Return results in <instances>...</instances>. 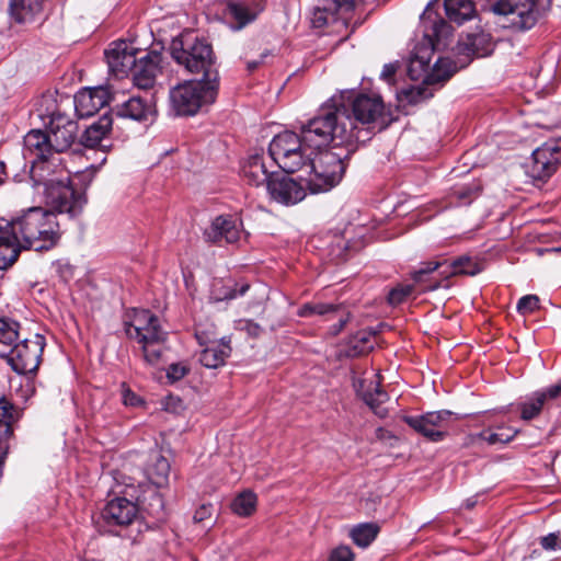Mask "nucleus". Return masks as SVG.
Masks as SVG:
<instances>
[{"mask_svg": "<svg viewBox=\"0 0 561 561\" xmlns=\"http://www.w3.org/2000/svg\"><path fill=\"white\" fill-rule=\"evenodd\" d=\"M242 175L243 179L253 186H260L262 184H267L270 178L273 174H270L266 170L265 163L263 161V157L255 154L250 157L247 162L242 167Z\"/></svg>", "mask_w": 561, "mask_h": 561, "instance_id": "obj_28", "label": "nucleus"}, {"mask_svg": "<svg viewBox=\"0 0 561 561\" xmlns=\"http://www.w3.org/2000/svg\"><path fill=\"white\" fill-rule=\"evenodd\" d=\"M110 99L111 95L107 88L83 89L75 96V108L80 118L90 117L107 105Z\"/></svg>", "mask_w": 561, "mask_h": 561, "instance_id": "obj_16", "label": "nucleus"}, {"mask_svg": "<svg viewBox=\"0 0 561 561\" xmlns=\"http://www.w3.org/2000/svg\"><path fill=\"white\" fill-rule=\"evenodd\" d=\"M494 45L491 35L484 32L470 33L457 46V51L467 58L484 57L493 51Z\"/></svg>", "mask_w": 561, "mask_h": 561, "instance_id": "obj_21", "label": "nucleus"}, {"mask_svg": "<svg viewBox=\"0 0 561 561\" xmlns=\"http://www.w3.org/2000/svg\"><path fill=\"white\" fill-rule=\"evenodd\" d=\"M165 341L167 335H163L156 339L154 341H147L140 344L146 363L156 366L163 360V355L167 351Z\"/></svg>", "mask_w": 561, "mask_h": 561, "instance_id": "obj_37", "label": "nucleus"}, {"mask_svg": "<svg viewBox=\"0 0 561 561\" xmlns=\"http://www.w3.org/2000/svg\"><path fill=\"white\" fill-rule=\"evenodd\" d=\"M187 374L185 366L181 364H171L168 369V377L172 380H180Z\"/></svg>", "mask_w": 561, "mask_h": 561, "instance_id": "obj_52", "label": "nucleus"}, {"mask_svg": "<svg viewBox=\"0 0 561 561\" xmlns=\"http://www.w3.org/2000/svg\"><path fill=\"white\" fill-rule=\"evenodd\" d=\"M123 401L126 405H138L140 403V399L131 392L129 389L123 390Z\"/></svg>", "mask_w": 561, "mask_h": 561, "instance_id": "obj_55", "label": "nucleus"}, {"mask_svg": "<svg viewBox=\"0 0 561 561\" xmlns=\"http://www.w3.org/2000/svg\"><path fill=\"white\" fill-rule=\"evenodd\" d=\"M360 3L362 0H328V10L332 21H337L346 27L353 11Z\"/></svg>", "mask_w": 561, "mask_h": 561, "instance_id": "obj_34", "label": "nucleus"}, {"mask_svg": "<svg viewBox=\"0 0 561 561\" xmlns=\"http://www.w3.org/2000/svg\"><path fill=\"white\" fill-rule=\"evenodd\" d=\"M444 7L449 21L457 24L471 20L476 13L471 0H445Z\"/></svg>", "mask_w": 561, "mask_h": 561, "instance_id": "obj_32", "label": "nucleus"}, {"mask_svg": "<svg viewBox=\"0 0 561 561\" xmlns=\"http://www.w3.org/2000/svg\"><path fill=\"white\" fill-rule=\"evenodd\" d=\"M221 289L222 290H219L215 287L213 290V294H211L213 298L217 301L229 300V299L236 298L237 296L244 295L247 293V290L249 289V285L248 284L242 285L239 290H237L236 288H231V287H222Z\"/></svg>", "mask_w": 561, "mask_h": 561, "instance_id": "obj_44", "label": "nucleus"}, {"mask_svg": "<svg viewBox=\"0 0 561 561\" xmlns=\"http://www.w3.org/2000/svg\"><path fill=\"white\" fill-rule=\"evenodd\" d=\"M407 99L411 103H415L419 100L423 99V89L416 88V89H410L405 92Z\"/></svg>", "mask_w": 561, "mask_h": 561, "instance_id": "obj_56", "label": "nucleus"}, {"mask_svg": "<svg viewBox=\"0 0 561 561\" xmlns=\"http://www.w3.org/2000/svg\"><path fill=\"white\" fill-rule=\"evenodd\" d=\"M220 83L205 80H188L170 91V102L176 115L192 116L213 104L218 95Z\"/></svg>", "mask_w": 561, "mask_h": 561, "instance_id": "obj_8", "label": "nucleus"}, {"mask_svg": "<svg viewBox=\"0 0 561 561\" xmlns=\"http://www.w3.org/2000/svg\"><path fill=\"white\" fill-rule=\"evenodd\" d=\"M561 164V146L556 141L545 142L537 148L526 165L527 174L538 181L549 179Z\"/></svg>", "mask_w": 561, "mask_h": 561, "instance_id": "obj_12", "label": "nucleus"}, {"mask_svg": "<svg viewBox=\"0 0 561 561\" xmlns=\"http://www.w3.org/2000/svg\"><path fill=\"white\" fill-rule=\"evenodd\" d=\"M414 290V285H400L390 290L388 301L392 306L401 304Z\"/></svg>", "mask_w": 561, "mask_h": 561, "instance_id": "obj_46", "label": "nucleus"}, {"mask_svg": "<svg viewBox=\"0 0 561 561\" xmlns=\"http://www.w3.org/2000/svg\"><path fill=\"white\" fill-rule=\"evenodd\" d=\"M5 176H7L5 165L3 162H0V184H2L4 182Z\"/></svg>", "mask_w": 561, "mask_h": 561, "instance_id": "obj_58", "label": "nucleus"}, {"mask_svg": "<svg viewBox=\"0 0 561 561\" xmlns=\"http://www.w3.org/2000/svg\"><path fill=\"white\" fill-rule=\"evenodd\" d=\"M322 107H329L336 112L342 110L352 119L354 137L343 145L363 140L359 135L362 130L358 129L357 124L369 125L375 123L385 112V104L379 95L357 94L355 96L352 91H344L332 96Z\"/></svg>", "mask_w": 561, "mask_h": 561, "instance_id": "obj_6", "label": "nucleus"}, {"mask_svg": "<svg viewBox=\"0 0 561 561\" xmlns=\"http://www.w3.org/2000/svg\"><path fill=\"white\" fill-rule=\"evenodd\" d=\"M265 55H262L261 58H263ZM262 62V59L260 60H253L248 62V70L253 71L255 70Z\"/></svg>", "mask_w": 561, "mask_h": 561, "instance_id": "obj_57", "label": "nucleus"}, {"mask_svg": "<svg viewBox=\"0 0 561 561\" xmlns=\"http://www.w3.org/2000/svg\"><path fill=\"white\" fill-rule=\"evenodd\" d=\"M24 150L41 160L33 164L31 176L35 185H44L46 201L60 214L65 213L70 217L78 216L87 203L85 197L64 180H45L42 174L37 173L45 170V161L53 152L49 135L39 129L28 131L24 137Z\"/></svg>", "mask_w": 561, "mask_h": 561, "instance_id": "obj_3", "label": "nucleus"}, {"mask_svg": "<svg viewBox=\"0 0 561 561\" xmlns=\"http://www.w3.org/2000/svg\"><path fill=\"white\" fill-rule=\"evenodd\" d=\"M378 533L379 526L377 524L366 523L354 527L351 537L357 546L366 548L375 540Z\"/></svg>", "mask_w": 561, "mask_h": 561, "instance_id": "obj_38", "label": "nucleus"}, {"mask_svg": "<svg viewBox=\"0 0 561 561\" xmlns=\"http://www.w3.org/2000/svg\"><path fill=\"white\" fill-rule=\"evenodd\" d=\"M196 337L198 339L199 341V344L203 345L204 344V341L202 340L201 335L198 333H196Z\"/></svg>", "mask_w": 561, "mask_h": 561, "instance_id": "obj_60", "label": "nucleus"}, {"mask_svg": "<svg viewBox=\"0 0 561 561\" xmlns=\"http://www.w3.org/2000/svg\"><path fill=\"white\" fill-rule=\"evenodd\" d=\"M480 186L478 184H469L454 190V195L461 204H470L472 198L478 196Z\"/></svg>", "mask_w": 561, "mask_h": 561, "instance_id": "obj_45", "label": "nucleus"}, {"mask_svg": "<svg viewBox=\"0 0 561 561\" xmlns=\"http://www.w3.org/2000/svg\"><path fill=\"white\" fill-rule=\"evenodd\" d=\"M172 58L187 72L202 75L201 80L220 83L216 56L209 43L202 38L174 39L171 45Z\"/></svg>", "mask_w": 561, "mask_h": 561, "instance_id": "obj_5", "label": "nucleus"}, {"mask_svg": "<svg viewBox=\"0 0 561 561\" xmlns=\"http://www.w3.org/2000/svg\"><path fill=\"white\" fill-rule=\"evenodd\" d=\"M516 434V430L501 426L497 428V432L490 433L489 435H486V433H482L480 436L483 439H485L490 445H494L497 443H508L515 437Z\"/></svg>", "mask_w": 561, "mask_h": 561, "instance_id": "obj_42", "label": "nucleus"}, {"mask_svg": "<svg viewBox=\"0 0 561 561\" xmlns=\"http://www.w3.org/2000/svg\"><path fill=\"white\" fill-rule=\"evenodd\" d=\"M473 506V503L472 502H467V507L468 508H471Z\"/></svg>", "mask_w": 561, "mask_h": 561, "instance_id": "obj_62", "label": "nucleus"}, {"mask_svg": "<svg viewBox=\"0 0 561 561\" xmlns=\"http://www.w3.org/2000/svg\"><path fill=\"white\" fill-rule=\"evenodd\" d=\"M337 21H332L330 10H328V2L323 8H317L312 16V25L314 27H323L329 24H335Z\"/></svg>", "mask_w": 561, "mask_h": 561, "instance_id": "obj_47", "label": "nucleus"}, {"mask_svg": "<svg viewBox=\"0 0 561 561\" xmlns=\"http://www.w3.org/2000/svg\"><path fill=\"white\" fill-rule=\"evenodd\" d=\"M138 54H142V51L135 47L133 43L125 41L112 43L111 47L105 50L110 71L118 78L128 76L136 65Z\"/></svg>", "mask_w": 561, "mask_h": 561, "instance_id": "obj_14", "label": "nucleus"}, {"mask_svg": "<svg viewBox=\"0 0 561 561\" xmlns=\"http://www.w3.org/2000/svg\"><path fill=\"white\" fill-rule=\"evenodd\" d=\"M231 353L230 340L225 337L220 342H210L201 353L199 362L207 368L222 366Z\"/></svg>", "mask_w": 561, "mask_h": 561, "instance_id": "obj_26", "label": "nucleus"}, {"mask_svg": "<svg viewBox=\"0 0 561 561\" xmlns=\"http://www.w3.org/2000/svg\"><path fill=\"white\" fill-rule=\"evenodd\" d=\"M561 394V385H553L534 393V397L520 404V417L525 421L535 419L541 412L543 405Z\"/></svg>", "mask_w": 561, "mask_h": 561, "instance_id": "obj_24", "label": "nucleus"}, {"mask_svg": "<svg viewBox=\"0 0 561 561\" xmlns=\"http://www.w3.org/2000/svg\"><path fill=\"white\" fill-rule=\"evenodd\" d=\"M20 416L19 409L7 398H0V424L12 426Z\"/></svg>", "mask_w": 561, "mask_h": 561, "instance_id": "obj_41", "label": "nucleus"}, {"mask_svg": "<svg viewBox=\"0 0 561 561\" xmlns=\"http://www.w3.org/2000/svg\"><path fill=\"white\" fill-rule=\"evenodd\" d=\"M263 10L264 7L254 1H230L227 4V15L236 23V30H241L253 22Z\"/></svg>", "mask_w": 561, "mask_h": 561, "instance_id": "obj_23", "label": "nucleus"}, {"mask_svg": "<svg viewBox=\"0 0 561 561\" xmlns=\"http://www.w3.org/2000/svg\"><path fill=\"white\" fill-rule=\"evenodd\" d=\"M101 515L108 525L128 526L137 517L138 507L125 497H115L105 505Z\"/></svg>", "mask_w": 561, "mask_h": 561, "instance_id": "obj_17", "label": "nucleus"}, {"mask_svg": "<svg viewBox=\"0 0 561 561\" xmlns=\"http://www.w3.org/2000/svg\"><path fill=\"white\" fill-rule=\"evenodd\" d=\"M423 44L416 47L408 64V76L413 81L438 84L447 81L457 70L458 65L449 58H438L430 67L434 50H440L449 45L453 33L451 26L433 12H424L421 16Z\"/></svg>", "mask_w": 561, "mask_h": 561, "instance_id": "obj_2", "label": "nucleus"}, {"mask_svg": "<svg viewBox=\"0 0 561 561\" xmlns=\"http://www.w3.org/2000/svg\"><path fill=\"white\" fill-rule=\"evenodd\" d=\"M551 3L552 0H497L492 10L505 19V26L525 31L537 23Z\"/></svg>", "mask_w": 561, "mask_h": 561, "instance_id": "obj_9", "label": "nucleus"}, {"mask_svg": "<svg viewBox=\"0 0 561 561\" xmlns=\"http://www.w3.org/2000/svg\"><path fill=\"white\" fill-rule=\"evenodd\" d=\"M454 413L448 410L427 412L421 416H407L404 421L431 442H440L447 435Z\"/></svg>", "mask_w": 561, "mask_h": 561, "instance_id": "obj_13", "label": "nucleus"}, {"mask_svg": "<svg viewBox=\"0 0 561 561\" xmlns=\"http://www.w3.org/2000/svg\"><path fill=\"white\" fill-rule=\"evenodd\" d=\"M22 250L25 249L13 237L12 230L0 233V270L10 267L18 260Z\"/></svg>", "mask_w": 561, "mask_h": 561, "instance_id": "obj_30", "label": "nucleus"}, {"mask_svg": "<svg viewBox=\"0 0 561 561\" xmlns=\"http://www.w3.org/2000/svg\"><path fill=\"white\" fill-rule=\"evenodd\" d=\"M440 264L444 265L439 271V275L445 279L458 275L474 276L481 272L480 265L467 255L460 256L449 263L447 261L440 262Z\"/></svg>", "mask_w": 561, "mask_h": 561, "instance_id": "obj_29", "label": "nucleus"}, {"mask_svg": "<svg viewBox=\"0 0 561 561\" xmlns=\"http://www.w3.org/2000/svg\"><path fill=\"white\" fill-rule=\"evenodd\" d=\"M214 507L211 504H203L195 511L193 519L196 524L211 522Z\"/></svg>", "mask_w": 561, "mask_h": 561, "instance_id": "obj_49", "label": "nucleus"}, {"mask_svg": "<svg viewBox=\"0 0 561 561\" xmlns=\"http://www.w3.org/2000/svg\"><path fill=\"white\" fill-rule=\"evenodd\" d=\"M43 12V0H10L9 13L16 23L33 22Z\"/></svg>", "mask_w": 561, "mask_h": 561, "instance_id": "obj_27", "label": "nucleus"}, {"mask_svg": "<svg viewBox=\"0 0 561 561\" xmlns=\"http://www.w3.org/2000/svg\"><path fill=\"white\" fill-rule=\"evenodd\" d=\"M550 251L559 252V251H561V248H553V249H551Z\"/></svg>", "mask_w": 561, "mask_h": 561, "instance_id": "obj_61", "label": "nucleus"}, {"mask_svg": "<svg viewBox=\"0 0 561 561\" xmlns=\"http://www.w3.org/2000/svg\"><path fill=\"white\" fill-rule=\"evenodd\" d=\"M539 308V298L536 295H527L519 299L517 310L522 314L534 312Z\"/></svg>", "mask_w": 561, "mask_h": 561, "instance_id": "obj_48", "label": "nucleus"}, {"mask_svg": "<svg viewBox=\"0 0 561 561\" xmlns=\"http://www.w3.org/2000/svg\"><path fill=\"white\" fill-rule=\"evenodd\" d=\"M363 400L374 410V412L380 416L385 417L387 415V410L381 405L388 400V394L382 389L379 388L378 383L374 387L373 391H362Z\"/></svg>", "mask_w": 561, "mask_h": 561, "instance_id": "obj_39", "label": "nucleus"}, {"mask_svg": "<svg viewBox=\"0 0 561 561\" xmlns=\"http://www.w3.org/2000/svg\"><path fill=\"white\" fill-rule=\"evenodd\" d=\"M50 147L54 152H62L70 148L77 135V124L61 116L54 117L49 128Z\"/></svg>", "mask_w": 561, "mask_h": 561, "instance_id": "obj_19", "label": "nucleus"}, {"mask_svg": "<svg viewBox=\"0 0 561 561\" xmlns=\"http://www.w3.org/2000/svg\"><path fill=\"white\" fill-rule=\"evenodd\" d=\"M43 207H31L21 216L10 222L13 237L21 242L25 250L48 251L53 249L60 239V228L55 209Z\"/></svg>", "mask_w": 561, "mask_h": 561, "instance_id": "obj_4", "label": "nucleus"}, {"mask_svg": "<svg viewBox=\"0 0 561 561\" xmlns=\"http://www.w3.org/2000/svg\"><path fill=\"white\" fill-rule=\"evenodd\" d=\"M374 334L360 331L358 332L353 340L351 341L352 347L355 354H364L373 350L374 345L371 343V339Z\"/></svg>", "mask_w": 561, "mask_h": 561, "instance_id": "obj_43", "label": "nucleus"}, {"mask_svg": "<svg viewBox=\"0 0 561 561\" xmlns=\"http://www.w3.org/2000/svg\"><path fill=\"white\" fill-rule=\"evenodd\" d=\"M240 324H242L241 329L245 330L249 335L256 337L261 334L262 328L260 324L254 323L251 320L241 321Z\"/></svg>", "mask_w": 561, "mask_h": 561, "instance_id": "obj_53", "label": "nucleus"}, {"mask_svg": "<svg viewBox=\"0 0 561 561\" xmlns=\"http://www.w3.org/2000/svg\"><path fill=\"white\" fill-rule=\"evenodd\" d=\"M148 478L158 488H162L168 484L170 474V463L162 455H154L151 463L147 469Z\"/></svg>", "mask_w": 561, "mask_h": 561, "instance_id": "obj_35", "label": "nucleus"}, {"mask_svg": "<svg viewBox=\"0 0 561 561\" xmlns=\"http://www.w3.org/2000/svg\"><path fill=\"white\" fill-rule=\"evenodd\" d=\"M20 324L5 317H0V355L4 356L5 352L18 342Z\"/></svg>", "mask_w": 561, "mask_h": 561, "instance_id": "obj_36", "label": "nucleus"}, {"mask_svg": "<svg viewBox=\"0 0 561 561\" xmlns=\"http://www.w3.org/2000/svg\"><path fill=\"white\" fill-rule=\"evenodd\" d=\"M308 187L301 180L282 174L272 175L267 183V192L272 199L284 205H294L306 197Z\"/></svg>", "mask_w": 561, "mask_h": 561, "instance_id": "obj_15", "label": "nucleus"}, {"mask_svg": "<svg viewBox=\"0 0 561 561\" xmlns=\"http://www.w3.org/2000/svg\"><path fill=\"white\" fill-rule=\"evenodd\" d=\"M116 115L123 118L145 122L156 115V107L152 98L146 100L140 96H131L122 105L117 106Z\"/></svg>", "mask_w": 561, "mask_h": 561, "instance_id": "obj_22", "label": "nucleus"}, {"mask_svg": "<svg viewBox=\"0 0 561 561\" xmlns=\"http://www.w3.org/2000/svg\"><path fill=\"white\" fill-rule=\"evenodd\" d=\"M113 119L110 115L104 114L98 122L88 127L82 135L81 142L89 148H94L101 145L102 139L110 131Z\"/></svg>", "mask_w": 561, "mask_h": 561, "instance_id": "obj_31", "label": "nucleus"}, {"mask_svg": "<svg viewBox=\"0 0 561 561\" xmlns=\"http://www.w3.org/2000/svg\"><path fill=\"white\" fill-rule=\"evenodd\" d=\"M9 226V222L2 218H0V233L8 232L7 230H3L4 227Z\"/></svg>", "mask_w": 561, "mask_h": 561, "instance_id": "obj_59", "label": "nucleus"}, {"mask_svg": "<svg viewBox=\"0 0 561 561\" xmlns=\"http://www.w3.org/2000/svg\"><path fill=\"white\" fill-rule=\"evenodd\" d=\"M396 72H397V65L396 64H387L383 66V69L381 71V79H383L387 82H392Z\"/></svg>", "mask_w": 561, "mask_h": 561, "instance_id": "obj_54", "label": "nucleus"}, {"mask_svg": "<svg viewBox=\"0 0 561 561\" xmlns=\"http://www.w3.org/2000/svg\"><path fill=\"white\" fill-rule=\"evenodd\" d=\"M540 545L545 550L561 549V539L554 533H551L540 539Z\"/></svg>", "mask_w": 561, "mask_h": 561, "instance_id": "obj_50", "label": "nucleus"}, {"mask_svg": "<svg viewBox=\"0 0 561 561\" xmlns=\"http://www.w3.org/2000/svg\"><path fill=\"white\" fill-rule=\"evenodd\" d=\"M231 508L239 516H250L256 508V495L251 491L240 493L233 500Z\"/></svg>", "mask_w": 561, "mask_h": 561, "instance_id": "obj_40", "label": "nucleus"}, {"mask_svg": "<svg viewBox=\"0 0 561 561\" xmlns=\"http://www.w3.org/2000/svg\"><path fill=\"white\" fill-rule=\"evenodd\" d=\"M240 231L234 219L230 216L216 217L209 227L204 230L205 241L208 243H220L225 240L227 243L238 241Z\"/></svg>", "mask_w": 561, "mask_h": 561, "instance_id": "obj_20", "label": "nucleus"}, {"mask_svg": "<svg viewBox=\"0 0 561 561\" xmlns=\"http://www.w3.org/2000/svg\"><path fill=\"white\" fill-rule=\"evenodd\" d=\"M354 554L350 547L342 546L336 548L330 557V561H353Z\"/></svg>", "mask_w": 561, "mask_h": 561, "instance_id": "obj_51", "label": "nucleus"}, {"mask_svg": "<svg viewBox=\"0 0 561 561\" xmlns=\"http://www.w3.org/2000/svg\"><path fill=\"white\" fill-rule=\"evenodd\" d=\"M444 264L440 262H426L422 264V267L415 271L412 274V279L414 282V286L417 285L421 287V291H432L442 286L439 280H431L428 276L435 272L440 271Z\"/></svg>", "mask_w": 561, "mask_h": 561, "instance_id": "obj_33", "label": "nucleus"}, {"mask_svg": "<svg viewBox=\"0 0 561 561\" xmlns=\"http://www.w3.org/2000/svg\"><path fill=\"white\" fill-rule=\"evenodd\" d=\"M45 347V339L39 334H35L33 339H25L20 343H14L12 347L5 352L4 356L12 369L20 375L35 373L42 360Z\"/></svg>", "mask_w": 561, "mask_h": 561, "instance_id": "obj_10", "label": "nucleus"}, {"mask_svg": "<svg viewBox=\"0 0 561 561\" xmlns=\"http://www.w3.org/2000/svg\"><path fill=\"white\" fill-rule=\"evenodd\" d=\"M161 57L157 53H144L138 57L131 70L135 84L140 89H150L156 82L160 72Z\"/></svg>", "mask_w": 561, "mask_h": 561, "instance_id": "obj_18", "label": "nucleus"}, {"mask_svg": "<svg viewBox=\"0 0 561 561\" xmlns=\"http://www.w3.org/2000/svg\"><path fill=\"white\" fill-rule=\"evenodd\" d=\"M340 314L339 321L336 324L331 327V333L336 335L339 334L342 329L345 327V324L350 320V313L344 312L342 310V307L340 305H333V304H307L301 309L299 314L302 317H308L312 314H319V316H329V314Z\"/></svg>", "mask_w": 561, "mask_h": 561, "instance_id": "obj_25", "label": "nucleus"}, {"mask_svg": "<svg viewBox=\"0 0 561 561\" xmlns=\"http://www.w3.org/2000/svg\"><path fill=\"white\" fill-rule=\"evenodd\" d=\"M353 137L354 126L345 112L321 107L318 115L301 127L300 135L294 131L276 135L270 144L268 152L283 171L294 173L304 170L314 149L331 142L341 146Z\"/></svg>", "mask_w": 561, "mask_h": 561, "instance_id": "obj_1", "label": "nucleus"}, {"mask_svg": "<svg viewBox=\"0 0 561 561\" xmlns=\"http://www.w3.org/2000/svg\"><path fill=\"white\" fill-rule=\"evenodd\" d=\"M306 176H300L308 190L313 193L328 192L340 183L345 171L342 157L331 150L313 152L304 167Z\"/></svg>", "mask_w": 561, "mask_h": 561, "instance_id": "obj_7", "label": "nucleus"}, {"mask_svg": "<svg viewBox=\"0 0 561 561\" xmlns=\"http://www.w3.org/2000/svg\"><path fill=\"white\" fill-rule=\"evenodd\" d=\"M125 332L129 339L136 340L139 344L147 341L168 335L161 329L157 316L146 309H134L125 321Z\"/></svg>", "mask_w": 561, "mask_h": 561, "instance_id": "obj_11", "label": "nucleus"}]
</instances>
